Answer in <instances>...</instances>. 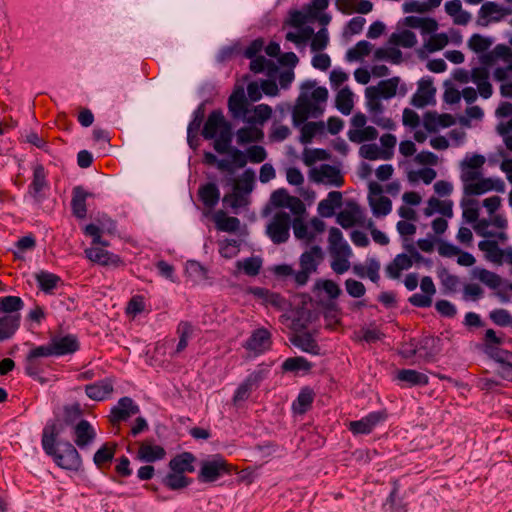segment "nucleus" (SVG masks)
Instances as JSON below:
<instances>
[{"label":"nucleus","instance_id":"nucleus-26","mask_svg":"<svg viewBox=\"0 0 512 512\" xmlns=\"http://www.w3.org/2000/svg\"><path fill=\"white\" fill-rule=\"evenodd\" d=\"M89 194L84 190L82 186H76L72 191L71 208L73 215L78 219L86 217V199Z\"/></svg>","mask_w":512,"mask_h":512},{"label":"nucleus","instance_id":"nucleus-39","mask_svg":"<svg viewBox=\"0 0 512 512\" xmlns=\"http://www.w3.org/2000/svg\"><path fill=\"white\" fill-rule=\"evenodd\" d=\"M359 154L368 160H389L393 156V151L381 150L376 144H363L359 149Z\"/></svg>","mask_w":512,"mask_h":512},{"label":"nucleus","instance_id":"nucleus-30","mask_svg":"<svg viewBox=\"0 0 512 512\" xmlns=\"http://www.w3.org/2000/svg\"><path fill=\"white\" fill-rule=\"evenodd\" d=\"M342 205V194L339 191H331L326 199L318 204V212L322 217H331L334 215L335 208Z\"/></svg>","mask_w":512,"mask_h":512},{"label":"nucleus","instance_id":"nucleus-20","mask_svg":"<svg viewBox=\"0 0 512 512\" xmlns=\"http://www.w3.org/2000/svg\"><path fill=\"white\" fill-rule=\"evenodd\" d=\"M324 259V253L320 246H312L309 250L302 253L299 259L300 268L314 273L317 271L319 264Z\"/></svg>","mask_w":512,"mask_h":512},{"label":"nucleus","instance_id":"nucleus-9","mask_svg":"<svg viewBox=\"0 0 512 512\" xmlns=\"http://www.w3.org/2000/svg\"><path fill=\"white\" fill-rule=\"evenodd\" d=\"M386 417L385 412H371L360 420L351 421L349 423V430L355 435L369 434L380 422L384 421Z\"/></svg>","mask_w":512,"mask_h":512},{"label":"nucleus","instance_id":"nucleus-37","mask_svg":"<svg viewBox=\"0 0 512 512\" xmlns=\"http://www.w3.org/2000/svg\"><path fill=\"white\" fill-rule=\"evenodd\" d=\"M116 446L117 445L115 443L108 442L102 445L95 452L93 456V462L99 469L109 464L113 460L116 452Z\"/></svg>","mask_w":512,"mask_h":512},{"label":"nucleus","instance_id":"nucleus-4","mask_svg":"<svg viewBox=\"0 0 512 512\" xmlns=\"http://www.w3.org/2000/svg\"><path fill=\"white\" fill-rule=\"evenodd\" d=\"M49 356L72 354L79 349V343L74 335L54 337L50 343L43 345Z\"/></svg>","mask_w":512,"mask_h":512},{"label":"nucleus","instance_id":"nucleus-47","mask_svg":"<svg viewBox=\"0 0 512 512\" xmlns=\"http://www.w3.org/2000/svg\"><path fill=\"white\" fill-rule=\"evenodd\" d=\"M177 333L179 334V341L175 350L171 353V357L178 356L186 349L188 346V339L192 334V326L188 322H180L177 327Z\"/></svg>","mask_w":512,"mask_h":512},{"label":"nucleus","instance_id":"nucleus-52","mask_svg":"<svg viewBox=\"0 0 512 512\" xmlns=\"http://www.w3.org/2000/svg\"><path fill=\"white\" fill-rule=\"evenodd\" d=\"M291 227L293 228L294 235L297 239L305 240L306 243L314 241L315 234L308 230V226L300 217H296L292 220Z\"/></svg>","mask_w":512,"mask_h":512},{"label":"nucleus","instance_id":"nucleus-1","mask_svg":"<svg viewBox=\"0 0 512 512\" xmlns=\"http://www.w3.org/2000/svg\"><path fill=\"white\" fill-rule=\"evenodd\" d=\"M291 225V215L286 211H277L267 223L265 233L274 244H283L290 238Z\"/></svg>","mask_w":512,"mask_h":512},{"label":"nucleus","instance_id":"nucleus-32","mask_svg":"<svg viewBox=\"0 0 512 512\" xmlns=\"http://www.w3.org/2000/svg\"><path fill=\"white\" fill-rule=\"evenodd\" d=\"M198 195L204 206L215 207L220 199V191L216 184L207 183L199 188Z\"/></svg>","mask_w":512,"mask_h":512},{"label":"nucleus","instance_id":"nucleus-14","mask_svg":"<svg viewBox=\"0 0 512 512\" xmlns=\"http://www.w3.org/2000/svg\"><path fill=\"white\" fill-rule=\"evenodd\" d=\"M114 381L111 378H105L85 386L86 395L94 401H103L108 398L114 390Z\"/></svg>","mask_w":512,"mask_h":512},{"label":"nucleus","instance_id":"nucleus-61","mask_svg":"<svg viewBox=\"0 0 512 512\" xmlns=\"http://www.w3.org/2000/svg\"><path fill=\"white\" fill-rule=\"evenodd\" d=\"M375 59L390 60L394 64H399L402 61V52L397 48H378L374 52Z\"/></svg>","mask_w":512,"mask_h":512},{"label":"nucleus","instance_id":"nucleus-31","mask_svg":"<svg viewBox=\"0 0 512 512\" xmlns=\"http://www.w3.org/2000/svg\"><path fill=\"white\" fill-rule=\"evenodd\" d=\"M290 341L292 342L293 345L300 348L304 352L313 355L319 354L320 347L317 344L316 340L308 332L295 334L290 338Z\"/></svg>","mask_w":512,"mask_h":512},{"label":"nucleus","instance_id":"nucleus-21","mask_svg":"<svg viewBox=\"0 0 512 512\" xmlns=\"http://www.w3.org/2000/svg\"><path fill=\"white\" fill-rule=\"evenodd\" d=\"M74 435L75 444L79 448H83L94 441L96 437V432L87 420L82 419L74 427Z\"/></svg>","mask_w":512,"mask_h":512},{"label":"nucleus","instance_id":"nucleus-2","mask_svg":"<svg viewBox=\"0 0 512 512\" xmlns=\"http://www.w3.org/2000/svg\"><path fill=\"white\" fill-rule=\"evenodd\" d=\"M48 455L65 470L78 471L82 466L81 456L70 442L60 443L58 448H54V453Z\"/></svg>","mask_w":512,"mask_h":512},{"label":"nucleus","instance_id":"nucleus-13","mask_svg":"<svg viewBox=\"0 0 512 512\" xmlns=\"http://www.w3.org/2000/svg\"><path fill=\"white\" fill-rule=\"evenodd\" d=\"M227 125H231L228 121H226L221 110L212 111L202 130V136L207 139H214L217 135V132L221 129H224Z\"/></svg>","mask_w":512,"mask_h":512},{"label":"nucleus","instance_id":"nucleus-46","mask_svg":"<svg viewBox=\"0 0 512 512\" xmlns=\"http://www.w3.org/2000/svg\"><path fill=\"white\" fill-rule=\"evenodd\" d=\"M312 368V364L305 359L304 357H290L287 358L282 363V370L284 372H294L298 373L299 371L309 372Z\"/></svg>","mask_w":512,"mask_h":512},{"label":"nucleus","instance_id":"nucleus-3","mask_svg":"<svg viewBox=\"0 0 512 512\" xmlns=\"http://www.w3.org/2000/svg\"><path fill=\"white\" fill-rule=\"evenodd\" d=\"M230 465L221 456H215L211 460L203 461L198 473L200 482H214L221 476L230 473Z\"/></svg>","mask_w":512,"mask_h":512},{"label":"nucleus","instance_id":"nucleus-36","mask_svg":"<svg viewBox=\"0 0 512 512\" xmlns=\"http://www.w3.org/2000/svg\"><path fill=\"white\" fill-rule=\"evenodd\" d=\"M263 137V131L254 126L242 127L236 132V139L239 145H246L252 142H259L263 139Z\"/></svg>","mask_w":512,"mask_h":512},{"label":"nucleus","instance_id":"nucleus-44","mask_svg":"<svg viewBox=\"0 0 512 512\" xmlns=\"http://www.w3.org/2000/svg\"><path fill=\"white\" fill-rule=\"evenodd\" d=\"M35 279L39 288L45 293H51L61 281L60 277L56 274L40 271L35 275Z\"/></svg>","mask_w":512,"mask_h":512},{"label":"nucleus","instance_id":"nucleus-60","mask_svg":"<svg viewBox=\"0 0 512 512\" xmlns=\"http://www.w3.org/2000/svg\"><path fill=\"white\" fill-rule=\"evenodd\" d=\"M372 45L370 42L362 40L359 41L353 48L349 49L346 57L349 61L358 60L364 56L369 55Z\"/></svg>","mask_w":512,"mask_h":512},{"label":"nucleus","instance_id":"nucleus-17","mask_svg":"<svg viewBox=\"0 0 512 512\" xmlns=\"http://www.w3.org/2000/svg\"><path fill=\"white\" fill-rule=\"evenodd\" d=\"M489 75V70L486 67H475L471 70V81L477 85L478 92L484 99L490 98L493 94Z\"/></svg>","mask_w":512,"mask_h":512},{"label":"nucleus","instance_id":"nucleus-48","mask_svg":"<svg viewBox=\"0 0 512 512\" xmlns=\"http://www.w3.org/2000/svg\"><path fill=\"white\" fill-rule=\"evenodd\" d=\"M389 43L403 48H412L416 45L417 39L414 32L403 30L399 33H392L389 37Z\"/></svg>","mask_w":512,"mask_h":512},{"label":"nucleus","instance_id":"nucleus-59","mask_svg":"<svg viewBox=\"0 0 512 512\" xmlns=\"http://www.w3.org/2000/svg\"><path fill=\"white\" fill-rule=\"evenodd\" d=\"M475 273L476 277L491 289H496L501 284V277L487 269H477Z\"/></svg>","mask_w":512,"mask_h":512},{"label":"nucleus","instance_id":"nucleus-28","mask_svg":"<svg viewBox=\"0 0 512 512\" xmlns=\"http://www.w3.org/2000/svg\"><path fill=\"white\" fill-rule=\"evenodd\" d=\"M434 93L435 88H433L432 82L430 80L422 79L419 82L417 93L412 97L411 103L417 108H423L428 105L429 101L433 98Z\"/></svg>","mask_w":512,"mask_h":512},{"label":"nucleus","instance_id":"nucleus-55","mask_svg":"<svg viewBox=\"0 0 512 512\" xmlns=\"http://www.w3.org/2000/svg\"><path fill=\"white\" fill-rule=\"evenodd\" d=\"M237 267L242 269L248 276H256L262 267V261L258 257H249L237 262Z\"/></svg>","mask_w":512,"mask_h":512},{"label":"nucleus","instance_id":"nucleus-35","mask_svg":"<svg viewBox=\"0 0 512 512\" xmlns=\"http://www.w3.org/2000/svg\"><path fill=\"white\" fill-rule=\"evenodd\" d=\"M478 248L486 253L489 261L500 264L506 253V249L499 248L498 243L493 240H483L478 243Z\"/></svg>","mask_w":512,"mask_h":512},{"label":"nucleus","instance_id":"nucleus-63","mask_svg":"<svg viewBox=\"0 0 512 512\" xmlns=\"http://www.w3.org/2000/svg\"><path fill=\"white\" fill-rule=\"evenodd\" d=\"M311 40V50L314 52L324 50L329 42L328 33L325 28L320 29L316 34L313 33Z\"/></svg>","mask_w":512,"mask_h":512},{"label":"nucleus","instance_id":"nucleus-18","mask_svg":"<svg viewBox=\"0 0 512 512\" xmlns=\"http://www.w3.org/2000/svg\"><path fill=\"white\" fill-rule=\"evenodd\" d=\"M87 258L103 266H119L122 261L119 256L100 247H91L85 250Z\"/></svg>","mask_w":512,"mask_h":512},{"label":"nucleus","instance_id":"nucleus-22","mask_svg":"<svg viewBox=\"0 0 512 512\" xmlns=\"http://www.w3.org/2000/svg\"><path fill=\"white\" fill-rule=\"evenodd\" d=\"M412 267V258L406 253H401L395 256V258L386 266V275L391 279H398L401 276V272L408 270Z\"/></svg>","mask_w":512,"mask_h":512},{"label":"nucleus","instance_id":"nucleus-27","mask_svg":"<svg viewBox=\"0 0 512 512\" xmlns=\"http://www.w3.org/2000/svg\"><path fill=\"white\" fill-rule=\"evenodd\" d=\"M165 449L159 445H152L148 441L140 444L137 452V458L145 462H155L165 457Z\"/></svg>","mask_w":512,"mask_h":512},{"label":"nucleus","instance_id":"nucleus-38","mask_svg":"<svg viewBox=\"0 0 512 512\" xmlns=\"http://www.w3.org/2000/svg\"><path fill=\"white\" fill-rule=\"evenodd\" d=\"M205 116L204 105L201 104L194 112V117L188 125L187 140L190 147L195 148L194 139L197 138L199 129Z\"/></svg>","mask_w":512,"mask_h":512},{"label":"nucleus","instance_id":"nucleus-6","mask_svg":"<svg viewBox=\"0 0 512 512\" xmlns=\"http://www.w3.org/2000/svg\"><path fill=\"white\" fill-rule=\"evenodd\" d=\"M140 411L139 406L130 397H122L119 399L116 406L111 409L110 422L115 425L117 423L126 421L133 415L138 414Z\"/></svg>","mask_w":512,"mask_h":512},{"label":"nucleus","instance_id":"nucleus-23","mask_svg":"<svg viewBox=\"0 0 512 512\" xmlns=\"http://www.w3.org/2000/svg\"><path fill=\"white\" fill-rule=\"evenodd\" d=\"M196 461V457L190 452H183L173 457L169 462V468L171 471L183 474L188 472H194L195 468L193 463Z\"/></svg>","mask_w":512,"mask_h":512},{"label":"nucleus","instance_id":"nucleus-7","mask_svg":"<svg viewBox=\"0 0 512 512\" xmlns=\"http://www.w3.org/2000/svg\"><path fill=\"white\" fill-rule=\"evenodd\" d=\"M321 113V108L313 104L306 96L301 95L292 112L293 124L294 126H299L303 124L311 114L317 117Z\"/></svg>","mask_w":512,"mask_h":512},{"label":"nucleus","instance_id":"nucleus-43","mask_svg":"<svg viewBox=\"0 0 512 512\" xmlns=\"http://www.w3.org/2000/svg\"><path fill=\"white\" fill-rule=\"evenodd\" d=\"M453 203L450 200H439L432 197L428 201V208L425 209V215L430 216L434 211H438L446 217H452L453 215Z\"/></svg>","mask_w":512,"mask_h":512},{"label":"nucleus","instance_id":"nucleus-50","mask_svg":"<svg viewBox=\"0 0 512 512\" xmlns=\"http://www.w3.org/2000/svg\"><path fill=\"white\" fill-rule=\"evenodd\" d=\"M370 206L376 217L386 216L392 210V202L386 196H379L377 199L369 198Z\"/></svg>","mask_w":512,"mask_h":512},{"label":"nucleus","instance_id":"nucleus-45","mask_svg":"<svg viewBox=\"0 0 512 512\" xmlns=\"http://www.w3.org/2000/svg\"><path fill=\"white\" fill-rule=\"evenodd\" d=\"M336 108L344 115H349L353 109V93L348 87L342 88L336 95Z\"/></svg>","mask_w":512,"mask_h":512},{"label":"nucleus","instance_id":"nucleus-49","mask_svg":"<svg viewBox=\"0 0 512 512\" xmlns=\"http://www.w3.org/2000/svg\"><path fill=\"white\" fill-rule=\"evenodd\" d=\"M191 482V478H188L183 474L176 473L173 471L168 473L163 479V484L170 490L183 489L190 485Z\"/></svg>","mask_w":512,"mask_h":512},{"label":"nucleus","instance_id":"nucleus-57","mask_svg":"<svg viewBox=\"0 0 512 512\" xmlns=\"http://www.w3.org/2000/svg\"><path fill=\"white\" fill-rule=\"evenodd\" d=\"M502 355L501 358L495 361L500 364L497 374L503 380L512 382V352L502 353Z\"/></svg>","mask_w":512,"mask_h":512},{"label":"nucleus","instance_id":"nucleus-10","mask_svg":"<svg viewBox=\"0 0 512 512\" xmlns=\"http://www.w3.org/2000/svg\"><path fill=\"white\" fill-rule=\"evenodd\" d=\"M503 342V338L498 336L493 329H487L483 338L484 353L494 361L498 360L503 356L502 353L510 352L500 347Z\"/></svg>","mask_w":512,"mask_h":512},{"label":"nucleus","instance_id":"nucleus-11","mask_svg":"<svg viewBox=\"0 0 512 512\" xmlns=\"http://www.w3.org/2000/svg\"><path fill=\"white\" fill-rule=\"evenodd\" d=\"M42 357H50L43 345L31 349L25 358V373L27 375L35 377L43 372Z\"/></svg>","mask_w":512,"mask_h":512},{"label":"nucleus","instance_id":"nucleus-56","mask_svg":"<svg viewBox=\"0 0 512 512\" xmlns=\"http://www.w3.org/2000/svg\"><path fill=\"white\" fill-rule=\"evenodd\" d=\"M272 109L269 105L260 104L254 107L253 115L246 116L245 120L247 123H263L271 117Z\"/></svg>","mask_w":512,"mask_h":512},{"label":"nucleus","instance_id":"nucleus-25","mask_svg":"<svg viewBox=\"0 0 512 512\" xmlns=\"http://www.w3.org/2000/svg\"><path fill=\"white\" fill-rule=\"evenodd\" d=\"M348 209L340 211L337 215V223L344 229L353 227L361 221L362 213L359 206L355 203H349Z\"/></svg>","mask_w":512,"mask_h":512},{"label":"nucleus","instance_id":"nucleus-15","mask_svg":"<svg viewBox=\"0 0 512 512\" xmlns=\"http://www.w3.org/2000/svg\"><path fill=\"white\" fill-rule=\"evenodd\" d=\"M228 109L234 119H244L249 112V102L243 90L233 92L228 99Z\"/></svg>","mask_w":512,"mask_h":512},{"label":"nucleus","instance_id":"nucleus-8","mask_svg":"<svg viewBox=\"0 0 512 512\" xmlns=\"http://www.w3.org/2000/svg\"><path fill=\"white\" fill-rule=\"evenodd\" d=\"M271 333L266 328L254 330L251 336L246 340L244 348L255 354H262L271 348Z\"/></svg>","mask_w":512,"mask_h":512},{"label":"nucleus","instance_id":"nucleus-54","mask_svg":"<svg viewBox=\"0 0 512 512\" xmlns=\"http://www.w3.org/2000/svg\"><path fill=\"white\" fill-rule=\"evenodd\" d=\"M255 173L252 169H247L241 178L235 181L234 190L238 192L250 193L253 190Z\"/></svg>","mask_w":512,"mask_h":512},{"label":"nucleus","instance_id":"nucleus-53","mask_svg":"<svg viewBox=\"0 0 512 512\" xmlns=\"http://www.w3.org/2000/svg\"><path fill=\"white\" fill-rule=\"evenodd\" d=\"M23 306L24 303L18 296H5L0 298V310L6 314H16Z\"/></svg>","mask_w":512,"mask_h":512},{"label":"nucleus","instance_id":"nucleus-16","mask_svg":"<svg viewBox=\"0 0 512 512\" xmlns=\"http://www.w3.org/2000/svg\"><path fill=\"white\" fill-rule=\"evenodd\" d=\"M63 425L60 421H53L46 424L42 432V447L46 454H53L56 448V441L62 432Z\"/></svg>","mask_w":512,"mask_h":512},{"label":"nucleus","instance_id":"nucleus-40","mask_svg":"<svg viewBox=\"0 0 512 512\" xmlns=\"http://www.w3.org/2000/svg\"><path fill=\"white\" fill-rule=\"evenodd\" d=\"M214 221L220 231L234 233L240 227V220L237 217L226 216L223 211L215 214Z\"/></svg>","mask_w":512,"mask_h":512},{"label":"nucleus","instance_id":"nucleus-12","mask_svg":"<svg viewBox=\"0 0 512 512\" xmlns=\"http://www.w3.org/2000/svg\"><path fill=\"white\" fill-rule=\"evenodd\" d=\"M491 190L504 192V182L500 179L483 178L473 184H466L464 186V192L467 195H481Z\"/></svg>","mask_w":512,"mask_h":512},{"label":"nucleus","instance_id":"nucleus-62","mask_svg":"<svg viewBox=\"0 0 512 512\" xmlns=\"http://www.w3.org/2000/svg\"><path fill=\"white\" fill-rule=\"evenodd\" d=\"M492 45V41L480 34H473L468 40V47L476 53L485 52Z\"/></svg>","mask_w":512,"mask_h":512},{"label":"nucleus","instance_id":"nucleus-24","mask_svg":"<svg viewBox=\"0 0 512 512\" xmlns=\"http://www.w3.org/2000/svg\"><path fill=\"white\" fill-rule=\"evenodd\" d=\"M20 320L19 313L6 314L0 317V342L13 337L20 326Z\"/></svg>","mask_w":512,"mask_h":512},{"label":"nucleus","instance_id":"nucleus-64","mask_svg":"<svg viewBox=\"0 0 512 512\" xmlns=\"http://www.w3.org/2000/svg\"><path fill=\"white\" fill-rule=\"evenodd\" d=\"M489 317L494 324L501 327L509 326L512 323V316L506 309H495L490 312Z\"/></svg>","mask_w":512,"mask_h":512},{"label":"nucleus","instance_id":"nucleus-42","mask_svg":"<svg viewBox=\"0 0 512 512\" xmlns=\"http://www.w3.org/2000/svg\"><path fill=\"white\" fill-rule=\"evenodd\" d=\"M347 135L351 142L362 143L375 140L378 136V131L373 126H366L359 129H350Z\"/></svg>","mask_w":512,"mask_h":512},{"label":"nucleus","instance_id":"nucleus-5","mask_svg":"<svg viewBox=\"0 0 512 512\" xmlns=\"http://www.w3.org/2000/svg\"><path fill=\"white\" fill-rule=\"evenodd\" d=\"M248 292L258 299L266 306H271L279 311H286L290 308V303L279 293L272 292L262 287H250Z\"/></svg>","mask_w":512,"mask_h":512},{"label":"nucleus","instance_id":"nucleus-29","mask_svg":"<svg viewBox=\"0 0 512 512\" xmlns=\"http://www.w3.org/2000/svg\"><path fill=\"white\" fill-rule=\"evenodd\" d=\"M46 177L47 174L43 165H35L33 168V179L29 185V193L32 195L33 198H35L38 201L40 200V192L43 189L48 188V182Z\"/></svg>","mask_w":512,"mask_h":512},{"label":"nucleus","instance_id":"nucleus-51","mask_svg":"<svg viewBox=\"0 0 512 512\" xmlns=\"http://www.w3.org/2000/svg\"><path fill=\"white\" fill-rule=\"evenodd\" d=\"M324 123L323 122H307L304 123L301 127V135L300 142L302 144L311 143L312 139L318 132L323 131Z\"/></svg>","mask_w":512,"mask_h":512},{"label":"nucleus","instance_id":"nucleus-19","mask_svg":"<svg viewBox=\"0 0 512 512\" xmlns=\"http://www.w3.org/2000/svg\"><path fill=\"white\" fill-rule=\"evenodd\" d=\"M324 178H327L331 184L337 187H341L344 182L339 170L334 166L323 164L319 169L311 171V179L314 182L320 183Z\"/></svg>","mask_w":512,"mask_h":512},{"label":"nucleus","instance_id":"nucleus-34","mask_svg":"<svg viewBox=\"0 0 512 512\" xmlns=\"http://www.w3.org/2000/svg\"><path fill=\"white\" fill-rule=\"evenodd\" d=\"M398 84L399 78L392 77L390 79L380 81L377 86L369 87V90L374 94H378L380 97L389 99L396 95Z\"/></svg>","mask_w":512,"mask_h":512},{"label":"nucleus","instance_id":"nucleus-41","mask_svg":"<svg viewBox=\"0 0 512 512\" xmlns=\"http://www.w3.org/2000/svg\"><path fill=\"white\" fill-rule=\"evenodd\" d=\"M233 138L232 126L227 125L224 129L219 131L218 137L214 141V149L220 154H226L233 148L231 142Z\"/></svg>","mask_w":512,"mask_h":512},{"label":"nucleus","instance_id":"nucleus-58","mask_svg":"<svg viewBox=\"0 0 512 512\" xmlns=\"http://www.w3.org/2000/svg\"><path fill=\"white\" fill-rule=\"evenodd\" d=\"M314 400V393L311 389H302L299 393L296 403H294V409L299 413H305Z\"/></svg>","mask_w":512,"mask_h":512},{"label":"nucleus","instance_id":"nucleus-33","mask_svg":"<svg viewBox=\"0 0 512 512\" xmlns=\"http://www.w3.org/2000/svg\"><path fill=\"white\" fill-rule=\"evenodd\" d=\"M397 379L406 382L409 386H426L429 378L426 374L413 369H402L397 373Z\"/></svg>","mask_w":512,"mask_h":512}]
</instances>
